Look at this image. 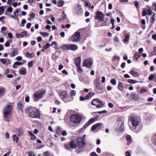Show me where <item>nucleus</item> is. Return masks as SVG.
<instances>
[{
    "mask_svg": "<svg viewBox=\"0 0 156 156\" xmlns=\"http://www.w3.org/2000/svg\"><path fill=\"white\" fill-rule=\"evenodd\" d=\"M120 57L118 56H114L112 58V60L113 61H115L116 59H118V60H120Z\"/></svg>",
    "mask_w": 156,
    "mask_h": 156,
    "instance_id": "obj_51",
    "label": "nucleus"
},
{
    "mask_svg": "<svg viewBox=\"0 0 156 156\" xmlns=\"http://www.w3.org/2000/svg\"><path fill=\"white\" fill-rule=\"evenodd\" d=\"M153 51L152 52L153 53L152 55H156V47H154L153 48Z\"/></svg>",
    "mask_w": 156,
    "mask_h": 156,
    "instance_id": "obj_54",
    "label": "nucleus"
},
{
    "mask_svg": "<svg viewBox=\"0 0 156 156\" xmlns=\"http://www.w3.org/2000/svg\"><path fill=\"white\" fill-rule=\"evenodd\" d=\"M98 118V117H95L89 120L88 122L85 125H84V127L85 128H86L91 124L96 121Z\"/></svg>",
    "mask_w": 156,
    "mask_h": 156,
    "instance_id": "obj_12",
    "label": "nucleus"
},
{
    "mask_svg": "<svg viewBox=\"0 0 156 156\" xmlns=\"http://www.w3.org/2000/svg\"><path fill=\"white\" fill-rule=\"evenodd\" d=\"M65 147L66 150L70 151H72L71 148L70 147V144H66L65 145Z\"/></svg>",
    "mask_w": 156,
    "mask_h": 156,
    "instance_id": "obj_35",
    "label": "nucleus"
},
{
    "mask_svg": "<svg viewBox=\"0 0 156 156\" xmlns=\"http://www.w3.org/2000/svg\"><path fill=\"white\" fill-rule=\"evenodd\" d=\"M5 136L6 138L8 139L9 138V133L8 132H6L5 133Z\"/></svg>",
    "mask_w": 156,
    "mask_h": 156,
    "instance_id": "obj_59",
    "label": "nucleus"
},
{
    "mask_svg": "<svg viewBox=\"0 0 156 156\" xmlns=\"http://www.w3.org/2000/svg\"><path fill=\"white\" fill-rule=\"evenodd\" d=\"M25 101L26 102H28L30 101V97L28 96L26 97Z\"/></svg>",
    "mask_w": 156,
    "mask_h": 156,
    "instance_id": "obj_62",
    "label": "nucleus"
},
{
    "mask_svg": "<svg viewBox=\"0 0 156 156\" xmlns=\"http://www.w3.org/2000/svg\"><path fill=\"white\" fill-rule=\"evenodd\" d=\"M64 2L63 0H61L59 1L58 2V6L59 7L62 6L64 4Z\"/></svg>",
    "mask_w": 156,
    "mask_h": 156,
    "instance_id": "obj_40",
    "label": "nucleus"
},
{
    "mask_svg": "<svg viewBox=\"0 0 156 156\" xmlns=\"http://www.w3.org/2000/svg\"><path fill=\"white\" fill-rule=\"evenodd\" d=\"M30 136L31 137V139L33 140H36L37 137L33 134L31 131H29L28 132Z\"/></svg>",
    "mask_w": 156,
    "mask_h": 156,
    "instance_id": "obj_24",
    "label": "nucleus"
},
{
    "mask_svg": "<svg viewBox=\"0 0 156 156\" xmlns=\"http://www.w3.org/2000/svg\"><path fill=\"white\" fill-rule=\"evenodd\" d=\"M81 59L80 57H78L74 60V63L76 66H80Z\"/></svg>",
    "mask_w": 156,
    "mask_h": 156,
    "instance_id": "obj_14",
    "label": "nucleus"
},
{
    "mask_svg": "<svg viewBox=\"0 0 156 156\" xmlns=\"http://www.w3.org/2000/svg\"><path fill=\"white\" fill-rule=\"evenodd\" d=\"M91 104L93 105L96 106L97 108L101 107L103 105L101 101L97 99H94L91 102Z\"/></svg>",
    "mask_w": 156,
    "mask_h": 156,
    "instance_id": "obj_9",
    "label": "nucleus"
},
{
    "mask_svg": "<svg viewBox=\"0 0 156 156\" xmlns=\"http://www.w3.org/2000/svg\"><path fill=\"white\" fill-rule=\"evenodd\" d=\"M85 5L87 7L88 6H90V4L89 2H85Z\"/></svg>",
    "mask_w": 156,
    "mask_h": 156,
    "instance_id": "obj_61",
    "label": "nucleus"
},
{
    "mask_svg": "<svg viewBox=\"0 0 156 156\" xmlns=\"http://www.w3.org/2000/svg\"><path fill=\"white\" fill-rule=\"evenodd\" d=\"M70 94L72 96H75L76 94V92L74 90H72L71 91Z\"/></svg>",
    "mask_w": 156,
    "mask_h": 156,
    "instance_id": "obj_49",
    "label": "nucleus"
},
{
    "mask_svg": "<svg viewBox=\"0 0 156 156\" xmlns=\"http://www.w3.org/2000/svg\"><path fill=\"white\" fill-rule=\"evenodd\" d=\"M126 139L127 141V144H129L131 142V139L130 136H127L126 137Z\"/></svg>",
    "mask_w": 156,
    "mask_h": 156,
    "instance_id": "obj_38",
    "label": "nucleus"
},
{
    "mask_svg": "<svg viewBox=\"0 0 156 156\" xmlns=\"http://www.w3.org/2000/svg\"><path fill=\"white\" fill-rule=\"evenodd\" d=\"M130 73L133 76L135 77H137L139 76V73L134 71L133 70H131L130 71Z\"/></svg>",
    "mask_w": 156,
    "mask_h": 156,
    "instance_id": "obj_21",
    "label": "nucleus"
},
{
    "mask_svg": "<svg viewBox=\"0 0 156 156\" xmlns=\"http://www.w3.org/2000/svg\"><path fill=\"white\" fill-rule=\"evenodd\" d=\"M26 23V20L25 19H23L21 21L20 26L21 27H24L25 26V23Z\"/></svg>",
    "mask_w": 156,
    "mask_h": 156,
    "instance_id": "obj_44",
    "label": "nucleus"
},
{
    "mask_svg": "<svg viewBox=\"0 0 156 156\" xmlns=\"http://www.w3.org/2000/svg\"><path fill=\"white\" fill-rule=\"evenodd\" d=\"M70 120L72 122L75 124L79 123L82 120L81 117L77 115H72L69 118Z\"/></svg>",
    "mask_w": 156,
    "mask_h": 156,
    "instance_id": "obj_5",
    "label": "nucleus"
},
{
    "mask_svg": "<svg viewBox=\"0 0 156 156\" xmlns=\"http://www.w3.org/2000/svg\"><path fill=\"white\" fill-rule=\"evenodd\" d=\"M78 47L77 45L75 44H69V50L72 51H75L77 50Z\"/></svg>",
    "mask_w": 156,
    "mask_h": 156,
    "instance_id": "obj_16",
    "label": "nucleus"
},
{
    "mask_svg": "<svg viewBox=\"0 0 156 156\" xmlns=\"http://www.w3.org/2000/svg\"><path fill=\"white\" fill-rule=\"evenodd\" d=\"M91 156H97V155L95 152H92L91 153Z\"/></svg>",
    "mask_w": 156,
    "mask_h": 156,
    "instance_id": "obj_63",
    "label": "nucleus"
},
{
    "mask_svg": "<svg viewBox=\"0 0 156 156\" xmlns=\"http://www.w3.org/2000/svg\"><path fill=\"white\" fill-rule=\"evenodd\" d=\"M70 147L71 148L75 149L77 147V145L76 143L75 144L74 141L71 140L70 142Z\"/></svg>",
    "mask_w": 156,
    "mask_h": 156,
    "instance_id": "obj_23",
    "label": "nucleus"
},
{
    "mask_svg": "<svg viewBox=\"0 0 156 156\" xmlns=\"http://www.w3.org/2000/svg\"><path fill=\"white\" fill-rule=\"evenodd\" d=\"M156 14L155 13H153L152 15L150 18V22L152 24H153L156 20L155 19Z\"/></svg>",
    "mask_w": 156,
    "mask_h": 156,
    "instance_id": "obj_22",
    "label": "nucleus"
},
{
    "mask_svg": "<svg viewBox=\"0 0 156 156\" xmlns=\"http://www.w3.org/2000/svg\"><path fill=\"white\" fill-rule=\"evenodd\" d=\"M80 39V33L79 32H76L70 37L71 40L73 42H77Z\"/></svg>",
    "mask_w": 156,
    "mask_h": 156,
    "instance_id": "obj_7",
    "label": "nucleus"
},
{
    "mask_svg": "<svg viewBox=\"0 0 156 156\" xmlns=\"http://www.w3.org/2000/svg\"><path fill=\"white\" fill-rule=\"evenodd\" d=\"M33 61H32L28 63V66L30 67H31L33 66Z\"/></svg>",
    "mask_w": 156,
    "mask_h": 156,
    "instance_id": "obj_53",
    "label": "nucleus"
},
{
    "mask_svg": "<svg viewBox=\"0 0 156 156\" xmlns=\"http://www.w3.org/2000/svg\"><path fill=\"white\" fill-rule=\"evenodd\" d=\"M127 82L129 83L133 84H135L138 83L137 81L133 79H128L127 80Z\"/></svg>",
    "mask_w": 156,
    "mask_h": 156,
    "instance_id": "obj_36",
    "label": "nucleus"
},
{
    "mask_svg": "<svg viewBox=\"0 0 156 156\" xmlns=\"http://www.w3.org/2000/svg\"><path fill=\"white\" fill-rule=\"evenodd\" d=\"M77 71L80 73H82L83 72V69L81 68L80 66L76 67Z\"/></svg>",
    "mask_w": 156,
    "mask_h": 156,
    "instance_id": "obj_42",
    "label": "nucleus"
},
{
    "mask_svg": "<svg viewBox=\"0 0 156 156\" xmlns=\"http://www.w3.org/2000/svg\"><path fill=\"white\" fill-rule=\"evenodd\" d=\"M102 124L101 123H98L93 125L91 129V131H94L97 128H101Z\"/></svg>",
    "mask_w": 156,
    "mask_h": 156,
    "instance_id": "obj_13",
    "label": "nucleus"
},
{
    "mask_svg": "<svg viewBox=\"0 0 156 156\" xmlns=\"http://www.w3.org/2000/svg\"><path fill=\"white\" fill-rule=\"evenodd\" d=\"M26 111L30 117L37 118L40 117V113L36 108L31 107L28 108L26 109Z\"/></svg>",
    "mask_w": 156,
    "mask_h": 156,
    "instance_id": "obj_1",
    "label": "nucleus"
},
{
    "mask_svg": "<svg viewBox=\"0 0 156 156\" xmlns=\"http://www.w3.org/2000/svg\"><path fill=\"white\" fill-rule=\"evenodd\" d=\"M35 14L34 13H32L30 15V16L32 18H34L35 17Z\"/></svg>",
    "mask_w": 156,
    "mask_h": 156,
    "instance_id": "obj_56",
    "label": "nucleus"
},
{
    "mask_svg": "<svg viewBox=\"0 0 156 156\" xmlns=\"http://www.w3.org/2000/svg\"><path fill=\"white\" fill-rule=\"evenodd\" d=\"M118 88L119 90L120 91H122L124 90V88L121 82L119 83Z\"/></svg>",
    "mask_w": 156,
    "mask_h": 156,
    "instance_id": "obj_31",
    "label": "nucleus"
},
{
    "mask_svg": "<svg viewBox=\"0 0 156 156\" xmlns=\"http://www.w3.org/2000/svg\"><path fill=\"white\" fill-rule=\"evenodd\" d=\"M5 91V90L4 88H0V98L4 95Z\"/></svg>",
    "mask_w": 156,
    "mask_h": 156,
    "instance_id": "obj_32",
    "label": "nucleus"
},
{
    "mask_svg": "<svg viewBox=\"0 0 156 156\" xmlns=\"http://www.w3.org/2000/svg\"><path fill=\"white\" fill-rule=\"evenodd\" d=\"M117 122L118 124L120 123L121 122H123V121L121 120V119L120 117H119L118 118Z\"/></svg>",
    "mask_w": 156,
    "mask_h": 156,
    "instance_id": "obj_55",
    "label": "nucleus"
},
{
    "mask_svg": "<svg viewBox=\"0 0 156 156\" xmlns=\"http://www.w3.org/2000/svg\"><path fill=\"white\" fill-rule=\"evenodd\" d=\"M11 152V151H9L7 153L4 154L3 156H9Z\"/></svg>",
    "mask_w": 156,
    "mask_h": 156,
    "instance_id": "obj_64",
    "label": "nucleus"
},
{
    "mask_svg": "<svg viewBox=\"0 0 156 156\" xmlns=\"http://www.w3.org/2000/svg\"><path fill=\"white\" fill-rule=\"evenodd\" d=\"M44 156H50V155L48 151H46L43 153Z\"/></svg>",
    "mask_w": 156,
    "mask_h": 156,
    "instance_id": "obj_58",
    "label": "nucleus"
},
{
    "mask_svg": "<svg viewBox=\"0 0 156 156\" xmlns=\"http://www.w3.org/2000/svg\"><path fill=\"white\" fill-rule=\"evenodd\" d=\"M50 44L49 43H47L46 44L43 46L44 49H47L50 47Z\"/></svg>",
    "mask_w": 156,
    "mask_h": 156,
    "instance_id": "obj_48",
    "label": "nucleus"
},
{
    "mask_svg": "<svg viewBox=\"0 0 156 156\" xmlns=\"http://www.w3.org/2000/svg\"><path fill=\"white\" fill-rule=\"evenodd\" d=\"M63 16L61 18H59L58 19V20L60 21H64L66 18V15L65 14V12L64 11H63L62 12Z\"/></svg>",
    "mask_w": 156,
    "mask_h": 156,
    "instance_id": "obj_33",
    "label": "nucleus"
},
{
    "mask_svg": "<svg viewBox=\"0 0 156 156\" xmlns=\"http://www.w3.org/2000/svg\"><path fill=\"white\" fill-rule=\"evenodd\" d=\"M118 126H119V129L120 131L123 130L124 128V122H121L120 123L118 124Z\"/></svg>",
    "mask_w": 156,
    "mask_h": 156,
    "instance_id": "obj_29",
    "label": "nucleus"
},
{
    "mask_svg": "<svg viewBox=\"0 0 156 156\" xmlns=\"http://www.w3.org/2000/svg\"><path fill=\"white\" fill-rule=\"evenodd\" d=\"M147 90L145 88H141L140 89V93H142L144 92H147Z\"/></svg>",
    "mask_w": 156,
    "mask_h": 156,
    "instance_id": "obj_52",
    "label": "nucleus"
},
{
    "mask_svg": "<svg viewBox=\"0 0 156 156\" xmlns=\"http://www.w3.org/2000/svg\"><path fill=\"white\" fill-rule=\"evenodd\" d=\"M20 73L22 75H25L27 74V72L26 69L24 68H23L20 69Z\"/></svg>",
    "mask_w": 156,
    "mask_h": 156,
    "instance_id": "obj_30",
    "label": "nucleus"
},
{
    "mask_svg": "<svg viewBox=\"0 0 156 156\" xmlns=\"http://www.w3.org/2000/svg\"><path fill=\"white\" fill-rule=\"evenodd\" d=\"M13 140L16 141V143H17L19 140V138L16 136V135L14 134L12 136Z\"/></svg>",
    "mask_w": 156,
    "mask_h": 156,
    "instance_id": "obj_37",
    "label": "nucleus"
},
{
    "mask_svg": "<svg viewBox=\"0 0 156 156\" xmlns=\"http://www.w3.org/2000/svg\"><path fill=\"white\" fill-rule=\"evenodd\" d=\"M44 93L42 90H38L33 94L34 100L37 101L41 98Z\"/></svg>",
    "mask_w": 156,
    "mask_h": 156,
    "instance_id": "obj_6",
    "label": "nucleus"
},
{
    "mask_svg": "<svg viewBox=\"0 0 156 156\" xmlns=\"http://www.w3.org/2000/svg\"><path fill=\"white\" fill-rule=\"evenodd\" d=\"M96 88L98 90H101L102 87L100 86L101 83H95Z\"/></svg>",
    "mask_w": 156,
    "mask_h": 156,
    "instance_id": "obj_39",
    "label": "nucleus"
},
{
    "mask_svg": "<svg viewBox=\"0 0 156 156\" xmlns=\"http://www.w3.org/2000/svg\"><path fill=\"white\" fill-rule=\"evenodd\" d=\"M96 15L95 17V19H97L100 21H103L104 20V15L103 13L100 11L96 12Z\"/></svg>",
    "mask_w": 156,
    "mask_h": 156,
    "instance_id": "obj_10",
    "label": "nucleus"
},
{
    "mask_svg": "<svg viewBox=\"0 0 156 156\" xmlns=\"http://www.w3.org/2000/svg\"><path fill=\"white\" fill-rule=\"evenodd\" d=\"M59 95L61 98L65 102H68L71 101L70 99V97L68 96V94L66 90L60 91L59 93Z\"/></svg>",
    "mask_w": 156,
    "mask_h": 156,
    "instance_id": "obj_3",
    "label": "nucleus"
},
{
    "mask_svg": "<svg viewBox=\"0 0 156 156\" xmlns=\"http://www.w3.org/2000/svg\"><path fill=\"white\" fill-rule=\"evenodd\" d=\"M41 35L44 37H47L49 35V34L46 32H41Z\"/></svg>",
    "mask_w": 156,
    "mask_h": 156,
    "instance_id": "obj_45",
    "label": "nucleus"
},
{
    "mask_svg": "<svg viewBox=\"0 0 156 156\" xmlns=\"http://www.w3.org/2000/svg\"><path fill=\"white\" fill-rule=\"evenodd\" d=\"M0 61L3 64H5L6 62V61L4 59H0Z\"/></svg>",
    "mask_w": 156,
    "mask_h": 156,
    "instance_id": "obj_57",
    "label": "nucleus"
},
{
    "mask_svg": "<svg viewBox=\"0 0 156 156\" xmlns=\"http://www.w3.org/2000/svg\"><path fill=\"white\" fill-rule=\"evenodd\" d=\"M129 36L127 34H126L125 36V38L123 40V41L124 43H126L129 41Z\"/></svg>",
    "mask_w": 156,
    "mask_h": 156,
    "instance_id": "obj_26",
    "label": "nucleus"
},
{
    "mask_svg": "<svg viewBox=\"0 0 156 156\" xmlns=\"http://www.w3.org/2000/svg\"><path fill=\"white\" fill-rule=\"evenodd\" d=\"M35 154L33 151H30L28 153V156H35Z\"/></svg>",
    "mask_w": 156,
    "mask_h": 156,
    "instance_id": "obj_41",
    "label": "nucleus"
},
{
    "mask_svg": "<svg viewBox=\"0 0 156 156\" xmlns=\"http://www.w3.org/2000/svg\"><path fill=\"white\" fill-rule=\"evenodd\" d=\"M130 120L133 126L136 127L139 125V121L137 118L132 117L130 118Z\"/></svg>",
    "mask_w": 156,
    "mask_h": 156,
    "instance_id": "obj_11",
    "label": "nucleus"
},
{
    "mask_svg": "<svg viewBox=\"0 0 156 156\" xmlns=\"http://www.w3.org/2000/svg\"><path fill=\"white\" fill-rule=\"evenodd\" d=\"M27 32L26 31H24L21 34L16 33V37L17 38H18L19 37L22 38L24 36L27 35Z\"/></svg>",
    "mask_w": 156,
    "mask_h": 156,
    "instance_id": "obj_19",
    "label": "nucleus"
},
{
    "mask_svg": "<svg viewBox=\"0 0 156 156\" xmlns=\"http://www.w3.org/2000/svg\"><path fill=\"white\" fill-rule=\"evenodd\" d=\"M75 142L77 144V147L79 148H82L86 145V141L83 140L81 137L76 138L75 140Z\"/></svg>",
    "mask_w": 156,
    "mask_h": 156,
    "instance_id": "obj_4",
    "label": "nucleus"
},
{
    "mask_svg": "<svg viewBox=\"0 0 156 156\" xmlns=\"http://www.w3.org/2000/svg\"><path fill=\"white\" fill-rule=\"evenodd\" d=\"M17 106L18 107V109L20 110L21 112H23V104L21 102H20L17 103Z\"/></svg>",
    "mask_w": 156,
    "mask_h": 156,
    "instance_id": "obj_25",
    "label": "nucleus"
},
{
    "mask_svg": "<svg viewBox=\"0 0 156 156\" xmlns=\"http://www.w3.org/2000/svg\"><path fill=\"white\" fill-rule=\"evenodd\" d=\"M111 83L112 85H115L116 84V81L115 79H112L111 80Z\"/></svg>",
    "mask_w": 156,
    "mask_h": 156,
    "instance_id": "obj_47",
    "label": "nucleus"
},
{
    "mask_svg": "<svg viewBox=\"0 0 156 156\" xmlns=\"http://www.w3.org/2000/svg\"><path fill=\"white\" fill-rule=\"evenodd\" d=\"M139 57V56L138 55V54L137 52H136L134 55L133 57L134 59L135 60H137L138 58Z\"/></svg>",
    "mask_w": 156,
    "mask_h": 156,
    "instance_id": "obj_43",
    "label": "nucleus"
},
{
    "mask_svg": "<svg viewBox=\"0 0 156 156\" xmlns=\"http://www.w3.org/2000/svg\"><path fill=\"white\" fill-rule=\"evenodd\" d=\"M34 53H30L29 52H27L26 53V56L27 58H33L34 57Z\"/></svg>",
    "mask_w": 156,
    "mask_h": 156,
    "instance_id": "obj_28",
    "label": "nucleus"
},
{
    "mask_svg": "<svg viewBox=\"0 0 156 156\" xmlns=\"http://www.w3.org/2000/svg\"><path fill=\"white\" fill-rule=\"evenodd\" d=\"M154 78V76L153 74L151 75L148 77V79L149 80H152Z\"/></svg>",
    "mask_w": 156,
    "mask_h": 156,
    "instance_id": "obj_50",
    "label": "nucleus"
},
{
    "mask_svg": "<svg viewBox=\"0 0 156 156\" xmlns=\"http://www.w3.org/2000/svg\"><path fill=\"white\" fill-rule=\"evenodd\" d=\"M76 13L78 15H81L83 13L82 9L81 8L80 6L78 5L76 9Z\"/></svg>",
    "mask_w": 156,
    "mask_h": 156,
    "instance_id": "obj_18",
    "label": "nucleus"
},
{
    "mask_svg": "<svg viewBox=\"0 0 156 156\" xmlns=\"http://www.w3.org/2000/svg\"><path fill=\"white\" fill-rule=\"evenodd\" d=\"M12 51V52L11 53L9 54L10 57H12L18 54V50L17 48H13Z\"/></svg>",
    "mask_w": 156,
    "mask_h": 156,
    "instance_id": "obj_15",
    "label": "nucleus"
},
{
    "mask_svg": "<svg viewBox=\"0 0 156 156\" xmlns=\"http://www.w3.org/2000/svg\"><path fill=\"white\" fill-rule=\"evenodd\" d=\"M94 95V93L92 92H90L86 96L85 99H87L88 98H91L92 96Z\"/></svg>",
    "mask_w": 156,
    "mask_h": 156,
    "instance_id": "obj_34",
    "label": "nucleus"
},
{
    "mask_svg": "<svg viewBox=\"0 0 156 156\" xmlns=\"http://www.w3.org/2000/svg\"><path fill=\"white\" fill-rule=\"evenodd\" d=\"M15 131L16 133H17L18 136H22L23 134V129L21 128L16 129Z\"/></svg>",
    "mask_w": 156,
    "mask_h": 156,
    "instance_id": "obj_17",
    "label": "nucleus"
},
{
    "mask_svg": "<svg viewBox=\"0 0 156 156\" xmlns=\"http://www.w3.org/2000/svg\"><path fill=\"white\" fill-rule=\"evenodd\" d=\"M69 44H64L61 48L63 50H69Z\"/></svg>",
    "mask_w": 156,
    "mask_h": 156,
    "instance_id": "obj_27",
    "label": "nucleus"
},
{
    "mask_svg": "<svg viewBox=\"0 0 156 156\" xmlns=\"http://www.w3.org/2000/svg\"><path fill=\"white\" fill-rule=\"evenodd\" d=\"M23 63H22L21 62H15V64H16V65L20 66L21 65H23Z\"/></svg>",
    "mask_w": 156,
    "mask_h": 156,
    "instance_id": "obj_60",
    "label": "nucleus"
},
{
    "mask_svg": "<svg viewBox=\"0 0 156 156\" xmlns=\"http://www.w3.org/2000/svg\"><path fill=\"white\" fill-rule=\"evenodd\" d=\"M93 60L91 58H88L84 60L83 64V66H86L88 68H90L93 64Z\"/></svg>",
    "mask_w": 156,
    "mask_h": 156,
    "instance_id": "obj_8",
    "label": "nucleus"
},
{
    "mask_svg": "<svg viewBox=\"0 0 156 156\" xmlns=\"http://www.w3.org/2000/svg\"><path fill=\"white\" fill-rule=\"evenodd\" d=\"M19 10L17 8L16 9V10L14 12V16H9L12 18L14 19H16L17 17V16L18 15Z\"/></svg>",
    "mask_w": 156,
    "mask_h": 156,
    "instance_id": "obj_20",
    "label": "nucleus"
},
{
    "mask_svg": "<svg viewBox=\"0 0 156 156\" xmlns=\"http://www.w3.org/2000/svg\"><path fill=\"white\" fill-rule=\"evenodd\" d=\"M12 106L10 105H7L4 108L3 111V115L4 118L9 119L12 114Z\"/></svg>",
    "mask_w": 156,
    "mask_h": 156,
    "instance_id": "obj_2",
    "label": "nucleus"
},
{
    "mask_svg": "<svg viewBox=\"0 0 156 156\" xmlns=\"http://www.w3.org/2000/svg\"><path fill=\"white\" fill-rule=\"evenodd\" d=\"M100 77L99 76L97 77L96 80H95V83H100Z\"/></svg>",
    "mask_w": 156,
    "mask_h": 156,
    "instance_id": "obj_46",
    "label": "nucleus"
}]
</instances>
